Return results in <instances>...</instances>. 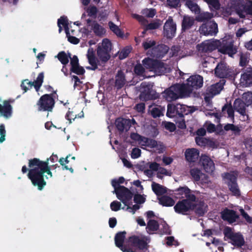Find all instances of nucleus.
I'll return each instance as SVG.
<instances>
[{
	"label": "nucleus",
	"instance_id": "nucleus-1",
	"mask_svg": "<svg viewBox=\"0 0 252 252\" xmlns=\"http://www.w3.org/2000/svg\"><path fill=\"white\" fill-rule=\"evenodd\" d=\"M57 159V156L54 155L44 161L37 158H33L29 161V169H28L26 166H23L22 171L25 173L28 171V176L32 184L37 187L39 190H42L46 185V180L53 177L49 166V161L54 163Z\"/></svg>",
	"mask_w": 252,
	"mask_h": 252
},
{
	"label": "nucleus",
	"instance_id": "nucleus-2",
	"mask_svg": "<svg viewBox=\"0 0 252 252\" xmlns=\"http://www.w3.org/2000/svg\"><path fill=\"white\" fill-rule=\"evenodd\" d=\"M125 238V233L120 232L115 236L116 245L123 252H135L136 250L147 248L150 239L144 235L132 236L129 238L127 244L124 246L123 243Z\"/></svg>",
	"mask_w": 252,
	"mask_h": 252
},
{
	"label": "nucleus",
	"instance_id": "nucleus-3",
	"mask_svg": "<svg viewBox=\"0 0 252 252\" xmlns=\"http://www.w3.org/2000/svg\"><path fill=\"white\" fill-rule=\"evenodd\" d=\"M222 14L216 15L227 16L235 11L240 18H244L248 15H252V0H229L226 8H222Z\"/></svg>",
	"mask_w": 252,
	"mask_h": 252
},
{
	"label": "nucleus",
	"instance_id": "nucleus-4",
	"mask_svg": "<svg viewBox=\"0 0 252 252\" xmlns=\"http://www.w3.org/2000/svg\"><path fill=\"white\" fill-rule=\"evenodd\" d=\"M210 51L218 48L219 51L232 57L237 52L236 48L233 46V41L230 35L225 36L221 40H208Z\"/></svg>",
	"mask_w": 252,
	"mask_h": 252
},
{
	"label": "nucleus",
	"instance_id": "nucleus-5",
	"mask_svg": "<svg viewBox=\"0 0 252 252\" xmlns=\"http://www.w3.org/2000/svg\"><path fill=\"white\" fill-rule=\"evenodd\" d=\"M195 200H183L179 201L174 206L176 212L179 214H186L188 212L193 209L195 205ZM195 211L197 214L201 216L207 211V205L204 203H200L195 206Z\"/></svg>",
	"mask_w": 252,
	"mask_h": 252
},
{
	"label": "nucleus",
	"instance_id": "nucleus-6",
	"mask_svg": "<svg viewBox=\"0 0 252 252\" xmlns=\"http://www.w3.org/2000/svg\"><path fill=\"white\" fill-rule=\"evenodd\" d=\"M113 193H116L117 197L125 206L126 210L134 214L138 210L140 206L135 204L131 207L133 194L131 192L124 186H121L118 189H115Z\"/></svg>",
	"mask_w": 252,
	"mask_h": 252
},
{
	"label": "nucleus",
	"instance_id": "nucleus-7",
	"mask_svg": "<svg viewBox=\"0 0 252 252\" xmlns=\"http://www.w3.org/2000/svg\"><path fill=\"white\" fill-rule=\"evenodd\" d=\"M143 64L150 72H152L157 75H161L169 72L170 67L164 63L147 58L143 60Z\"/></svg>",
	"mask_w": 252,
	"mask_h": 252
},
{
	"label": "nucleus",
	"instance_id": "nucleus-8",
	"mask_svg": "<svg viewBox=\"0 0 252 252\" xmlns=\"http://www.w3.org/2000/svg\"><path fill=\"white\" fill-rule=\"evenodd\" d=\"M188 92H184L181 84H176L166 90L162 96L168 101L174 100L179 97H188Z\"/></svg>",
	"mask_w": 252,
	"mask_h": 252
},
{
	"label": "nucleus",
	"instance_id": "nucleus-9",
	"mask_svg": "<svg viewBox=\"0 0 252 252\" xmlns=\"http://www.w3.org/2000/svg\"><path fill=\"white\" fill-rule=\"evenodd\" d=\"M186 84H181L184 92H188V97L192 93L194 89H198L202 87L203 79L202 77L199 75L190 76L187 80Z\"/></svg>",
	"mask_w": 252,
	"mask_h": 252
},
{
	"label": "nucleus",
	"instance_id": "nucleus-10",
	"mask_svg": "<svg viewBox=\"0 0 252 252\" xmlns=\"http://www.w3.org/2000/svg\"><path fill=\"white\" fill-rule=\"evenodd\" d=\"M58 26L59 32L62 31L63 28H64L69 42L74 44L79 42V39L74 36L75 34V30L70 29L69 27L68 20L66 17L63 16L58 19Z\"/></svg>",
	"mask_w": 252,
	"mask_h": 252
},
{
	"label": "nucleus",
	"instance_id": "nucleus-11",
	"mask_svg": "<svg viewBox=\"0 0 252 252\" xmlns=\"http://www.w3.org/2000/svg\"><path fill=\"white\" fill-rule=\"evenodd\" d=\"M112 45L110 41L104 38L98 45L97 55L98 58L102 62H105L110 58L109 52L111 50Z\"/></svg>",
	"mask_w": 252,
	"mask_h": 252
},
{
	"label": "nucleus",
	"instance_id": "nucleus-12",
	"mask_svg": "<svg viewBox=\"0 0 252 252\" xmlns=\"http://www.w3.org/2000/svg\"><path fill=\"white\" fill-rule=\"evenodd\" d=\"M225 237L229 239L230 242L237 247H240L244 244V240L241 234L234 233L229 227H226L224 230Z\"/></svg>",
	"mask_w": 252,
	"mask_h": 252
},
{
	"label": "nucleus",
	"instance_id": "nucleus-13",
	"mask_svg": "<svg viewBox=\"0 0 252 252\" xmlns=\"http://www.w3.org/2000/svg\"><path fill=\"white\" fill-rule=\"evenodd\" d=\"M55 94H45L41 97L38 102V109L40 111H51L54 105Z\"/></svg>",
	"mask_w": 252,
	"mask_h": 252
},
{
	"label": "nucleus",
	"instance_id": "nucleus-14",
	"mask_svg": "<svg viewBox=\"0 0 252 252\" xmlns=\"http://www.w3.org/2000/svg\"><path fill=\"white\" fill-rule=\"evenodd\" d=\"M130 137L131 139L140 145L142 148L146 147L153 148L158 146V143L155 140L141 137L140 135L135 133H132L130 135Z\"/></svg>",
	"mask_w": 252,
	"mask_h": 252
},
{
	"label": "nucleus",
	"instance_id": "nucleus-15",
	"mask_svg": "<svg viewBox=\"0 0 252 252\" xmlns=\"http://www.w3.org/2000/svg\"><path fill=\"white\" fill-rule=\"evenodd\" d=\"M237 174L234 172L224 174L222 177L225 183L228 184L230 191L235 195H239L240 191L236 183Z\"/></svg>",
	"mask_w": 252,
	"mask_h": 252
},
{
	"label": "nucleus",
	"instance_id": "nucleus-16",
	"mask_svg": "<svg viewBox=\"0 0 252 252\" xmlns=\"http://www.w3.org/2000/svg\"><path fill=\"white\" fill-rule=\"evenodd\" d=\"M199 31L201 34L205 35H215L218 32V25L214 21H210L203 24Z\"/></svg>",
	"mask_w": 252,
	"mask_h": 252
},
{
	"label": "nucleus",
	"instance_id": "nucleus-17",
	"mask_svg": "<svg viewBox=\"0 0 252 252\" xmlns=\"http://www.w3.org/2000/svg\"><path fill=\"white\" fill-rule=\"evenodd\" d=\"M43 78V73H40L36 80L33 82H30L28 80H24L21 84V87L25 92L32 87L35 88L36 92H38L42 84Z\"/></svg>",
	"mask_w": 252,
	"mask_h": 252
},
{
	"label": "nucleus",
	"instance_id": "nucleus-18",
	"mask_svg": "<svg viewBox=\"0 0 252 252\" xmlns=\"http://www.w3.org/2000/svg\"><path fill=\"white\" fill-rule=\"evenodd\" d=\"M153 85L151 83L143 82L141 84L139 91L141 99L148 100L153 98L154 92L152 90Z\"/></svg>",
	"mask_w": 252,
	"mask_h": 252
},
{
	"label": "nucleus",
	"instance_id": "nucleus-19",
	"mask_svg": "<svg viewBox=\"0 0 252 252\" xmlns=\"http://www.w3.org/2000/svg\"><path fill=\"white\" fill-rule=\"evenodd\" d=\"M12 114V107L10 102L0 98V116L6 119L10 118Z\"/></svg>",
	"mask_w": 252,
	"mask_h": 252
},
{
	"label": "nucleus",
	"instance_id": "nucleus-20",
	"mask_svg": "<svg viewBox=\"0 0 252 252\" xmlns=\"http://www.w3.org/2000/svg\"><path fill=\"white\" fill-rule=\"evenodd\" d=\"M176 31V24L173 22L172 18L169 17L164 26V35L167 38H171L175 36Z\"/></svg>",
	"mask_w": 252,
	"mask_h": 252
},
{
	"label": "nucleus",
	"instance_id": "nucleus-21",
	"mask_svg": "<svg viewBox=\"0 0 252 252\" xmlns=\"http://www.w3.org/2000/svg\"><path fill=\"white\" fill-rule=\"evenodd\" d=\"M135 124H136V122L134 119L130 120L123 118H118L115 123L117 128L120 131L128 130L131 124L134 125Z\"/></svg>",
	"mask_w": 252,
	"mask_h": 252
},
{
	"label": "nucleus",
	"instance_id": "nucleus-22",
	"mask_svg": "<svg viewBox=\"0 0 252 252\" xmlns=\"http://www.w3.org/2000/svg\"><path fill=\"white\" fill-rule=\"evenodd\" d=\"M200 162L206 172L212 173L215 170L214 161L209 157L206 155L201 156Z\"/></svg>",
	"mask_w": 252,
	"mask_h": 252
},
{
	"label": "nucleus",
	"instance_id": "nucleus-23",
	"mask_svg": "<svg viewBox=\"0 0 252 252\" xmlns=\"http://www.w3.org/2000/svg\"><path fill=\"white\" fill-rule=\"evenodd\" d=\"M175 194L177 198H186V200H195V196L191 194L190 189L187 187H181L175 190Z\"/></svg>",
	"mask_w": 252,
	"mask_h": 252
},
{
	"label": "nucleus",
	"instance_id": "nucleus-24",
	"mask_svg": "<svg viewBox=\"0 0 252 252\" xmlns=\"http://www.w3.org/2000/svg\"><path fill=\"white\" fill-rule=\"evenodd\" d=\"M215 74L220 78H224L230 76V69L227 68L224 63H220L218 64L215 70Z\"/></svg>",
	"mask_w": 252,
	"mask_h": 252
},
{
	"label": "nucleus",
	"instance_id": "nucleus-25",
	"mask_svg": "<svg viewBox=\"0 0 252 252\" xmlns=\"http://www.w3.org/2000/svg\"><path fill=\"white\" fill-rule=\"evenodd\" d=\"M185 156L187 161L194 162L198 160L199 157V152L195 148H189L186 150Z\"/></svg>",
	"mask_w": 252,
	"mask_h": 252
},
{
	"label": "nucleus",
	"instance_id": "nucleus-26",
	"mask_svg": "<svg viewBox=\"0 0 252 252\" xmlns=\"http://www.w3.org/2000/svg\"><path fill=\"white\" fill-rule=\"evenodd\" d=\"M88 26L91 27L92 30L97 36H102L106 32L105 29L100 25L95 22H91L90 19L87 20Z\"/></svg>",
	"mask_w": 252,
	"mask_h": 252
},
{
	"label": "nucleus",
	"instance_id": "nucleus-27",
	"mask_svg": "<svg viewBox=\"0 0 252 252\" xmlns=\"http://www.w3.org/2000/svg\"><path fill=\"white\" fill-rule=\"evenodd\" d=\"M235 110L243 116V121H246L248 119V116L246 114V109L245 104L241 99H237L234 102Z\"/></svg>",
	"mask_w": 252,
	"mask_h": 252
},
{
	"label": "nucleus",
	"instance_id": "nucleus-28",
	"mask_svg": "<svg viewBox=\"0 0 252 252\" xmlns=\"http://www.w3.org/2000/svg\"><path fill=\"white\" fill-rule=\"evenodd\" d=\"M224 83V81L221 80L220 82L212 85L207 90L208 97H213L219 94L222 90Z\"/></svg>",
	"mask_w": 252,
	"mask_h": 252
},
{
	"label": "nucleus",
	"instance_id": "nucleus-29",
	"mask_svg": "<svg viewBox=\"0 0 252 252\" xmlns=\"http://www.w3.org/2000/svg\"><path fill=\"white\" fill-rule=\"evenodd\" d=\"M71 71L78 75L83 74L85 72L84 68L78 64V59L77 56H74L71 59Z\"/></svg>",
	"mask_w": 252,
	"mask_h": 252
},
{
	"label": "nucleus",
	"instance_id": "nucleus-30",
	"mask_svg": "<svg viewBox=\"0 0 252 252\" xmlns=\"http://www.w3.org/2000/svg\"><path fill=\"white\" fill-rule=\"evenodd\" d=\"M240 83L245 87L252 85V69L241 75Z\"/></svg>",
	"mask_w": 252,
	"mask_h": 252
},
{
	"label": "nucleus",
	"instance_id": "nucleus-31",
	"mask_svg": "<svg viewBox=\"0 0 252 252\" xmlns=\"http://www.w3.org/2000/svg\"><path fill=\"white\" fill-rule=\"evenodd\" d=\"M177 110L179 111V116L183 117L184 115H188L194 112L196 108L193 106L177 104Z\"/></svg>",
	"mask_w": 252,
	"mask_h": 252
},
{
	"label": "nucleus",
	"instance_id": "nucleus-32",
	"mask_svg": "<svg viewBox=\"0 0 252 252\" xmlns=\"http://www.w3.org/2000/svg\"><path fill=\"white\" fill-rule=\"evenodd\" d=\"M221 216L224 220H226L230 223L234 222L238 218L235 212L230 210H224L222 213Z\"/></svg>",
	"mask_w": 252,
	"mask_h": 252
},
{
	"label": "nucleus",
	"instance_id": "nucleus-33",
	"mask_svg": "<svg viewBox=\"0 0 252 252\" xmlns=\"http://www.w3.org/2000/svg\"><path fill=\"white\" fill-rule=\"evenodd\" d=\"M164 109L160 106L152 105L149 106V113L154 117H159L163 115Z\"/></svg>",
	"mask_w": 252,
	"mask_h": 252
},
{
	"label": "nucleus",
	"instance_id": "nucleus-34",
	"mask_svg": "<svg viewBox=\"0 0 252 252\" xmlns=\"http://www.w3.org/2000/svg\"><path fill=\"white\" fill-rule=\"evenodd\" d=\"M170 54L171 55V56L175 57L177 60L186 57L188 55L185 51L182 50L180 47L178 46L172 47L170 50Z\"/></svg>",
	"mask_w": 252,
	"mask_h": 252
},
{
	"label": "nucleus",
	"instance_id": "nucleus-35",
	"mask_svg": "<svg viewBox=\"0 0 252 252\" xmlns=\"http://www.w3.org/2000/svg\"><path fill=\"white\" fill-rule=\"evenodd\" d=\"M87 56L89 63L92 65V67H88V68L91 69H95L97 66V63L93 48H90L88 49Z\"/></svg>",
	"mask_w": 252,
	"mask_h": 252
},
{
	"label": "nucleus",
	"instance_id": "nucleus-36",
	"mask_svg": "<svg viewBox=\"0 0 252 252\" xmlns=\"http://www.w3.org/2000/svg\"><path fill=\"white\" fill-rule=\"evenodd\" d=\"M158 199L159 203L163 206H172L175 204L174 200L171 197L166 195L158 197Z\"/></svg>",
	"mask_w": 252,
	"mask_h": 252
},
{
	"label": "nucleus",
	"instance_id": "nucleus-37",
	"mask_svg": "<svg viewBox=\"0 0 252 252\" xmlns=\"http://www.w3.org/2000/svg\"><path fill=\"white\" fill-rule=\"evenodd\" d=\"M152 188L153 191L158 197L160 195L162 196L164 193H166L167 191L166 188L155 182L153 183V184H152Z\"/></svg>",
	"mask_w": 252,
	"mask_h": 252
},
{
	"label": "nucleus",
	"instance_id": "nucleus-38",
	"mask_svg": "<svg viewBox=\"0 0 252 252\" xmlns=\"http://www.w3.org/2000/svg\"><path fill=\"white\" fill-rule=\"evenodd\" d=\"M177 115L179 116V111L177 110V104L176 105L172 104H168L166 113L167 116L169 118H172L176 116Z\"/></svg>",
	"mask_w": 252,
	"mask_h": 252
},
{
	"label": "nucleus",
	"instance_id": "nucleus-39",
	"mask_svg": "<svg viewBox=\"0 0 252 252\" xmlns=\"http://www.w3.org/2000/svg\"><path fill=\"white\" fill-rule=\"evenodd\" d=\"M84 117L83 112H81L78 115H76L75 112L72 110L69 109L66 114V119L68 121V124H70L72 123V121H74L76 118H82Z\"/></svg>",
	"mask_w": 252,
	"mask_h": 252
},
{
	"label": "nucleus",
	"instance_id": "nucleus-40",
	"mask_svg": "<svg viewBox=\"0 0 252 252\" xmlns=\"http://www.w3.org/2000/svg\"><path fill=\"white\" fill-rule=\"evenodd\" d=\"M185 1L186 6L192 12L195 14H198L200 13V8L195 2L191 0H185Z\"/></svg>",
	"mask_w": 252,
	"mask_h": 252
},
{
	"label": "nucleus",
	"instance_id": "nucleus-41",
	"mask_svg": "<svg viewBox=\"0 0 252 252\" xmlns=\"http://www.w3.org/2000/svg\"><path fill=\"white\" fill-rule=\"evenodd\" d=\"M194 19L189 16H184L182 22V29L186 30L189 29L194 23Z\"/></svg>",
	"mask_w": 252,
	"mask_h": 252
},
{
	"label": "nucleus",
	"instance_id": "nucleus-42",
	"mask_svg": "<svg viewBox=\"0 0 252 252\" xmlns=\"http://www.w3.org/2000/svg\"><path fill=\"white\" fill-rule=\"evenodd\" d=\"M109 27L112 32H113L118 36L122 37L124 36L123 32L121 31L119 28V26L116 25L112 22H109Z\"/></svg>",
	"mask_w": 252,
	"mask_h": 252
},
{
	"label": "nucleus",
	"instance_id": "nucleus-43",
	"mask_svg": "<svg viewBox=\"0 0 252 252\" xmlns=\"http://www.w3.org/2000/svg\"><path fill=\"white\" fill-rule=\"evenodd\" d=\"M126 79L123 73L121 71L118 72L116 77V86L118 88H122L125 84Z\"/></svg>",
	"mask_w": 252,
	"mask_h": 252
},
{
	"label": "nucleus",
	"instance_id": "nucleus-44",
	"mask_svg": "<svg viewBox=\"0 0 252 252\" xmlns=\"http://www.w3.org/2000/svg\"><path fill=\"white\" fill-rule=\"evenodd\" d=\"M209 5L211 10H217L220 9V3L219 0H203Z\"/></svg>",
	"mask_w": 252,
	"mask_h": 252
},
{
	"label": "nucleus",
	"instance_id": "nucleus-45",
	"mask_svg": "<svg viewBox=\"0 0 252 252\" xmlns=\"http://www.w3.org/2000/svg\"><path fill=\"white\" fill-rule=\"evenodd\" d=\"M158 222L154 220H150L148 222L147 230L149 233H152L158 230Z\"/></svg>",
	"mask_w": 252,
	"mask_h": 252
},
{
	"label": "nucleus",
	"instance_id": "nucleus-46",
	"mask_svg": "<svg viewBox=\"0 0 252 252\" xmlns=\"http://www.w3.org/2000/svg\"><path fill=\"white\" fill-rule=\"evenodd\" d=\"M222 113L223 115L226 113L228 115V117L234 119V111L230 105L226 104L222 108Z\"/></svg>",
	"mask_w": 252,
	"mask_h": 252
},
{
	"label": "nucleus",
	"instance_id": "nucleus-47",
	"mask_svg": "<svg viewBox=\"0 0 252 252\" xmlns=\"http://www.w3.org/2000/svg\"><path fill=\"white\" fill-rule=\"evenodd\" d=\"M146 69L147 70L145 66L144 68L141 64H139L135 66L134 72L137 75L147 77L148 76L146 74ZM147 70L149 71L148 69Z\"/></svg>",
	"mask_w": 252,
	"mask_h": 252
},
{
	"label": "nucleus",
	"instance_id": "nucleus-48",
	"mask_svg": "<svg viewBox=\"0 0 252 252\" xmlns=\"http://www.w3.org/2000/svg\"><path fill=\"white\" fill-rule=\"evenodd\" d=\"M190 174L195 181H199L201 177H206V175L201 173L197 169H192L190 170Z\"/></svg>",
	"mask_w": 252,
	"mask_h": 252
},
{
	"label": "nucleus",
	"instance_id": "nucleus-49",
	"mask_svg": "<svg viewBox=\"0 0 252 252\" xmlns=\"http://www.w3.org/2000/svg\"><path fill=\"white\" fill-rule=\"evenodd\" d=\"M242 98L245 103V105L247 106L252 105V92H246L244 93L243 94Z\"/></svg>",
	"mask_w": 252,
	"mask_h": 252
},
{
	"label": "nucleus",
	"instance_id": "nucleus-50",
	"mask_svg": "<svg viewBox=\"0 0 252 252\" xmlns=\"http://www.w3.org/2000/svg\"><path fill=\"white\" fill-rule=\"evenodd\" d=\"M213 17L212 13L206 12L200 13L197 17L196 20L198 21H203L204 20L211 19Z\"/></svg>",
	"mask_w": 252,
	"mask_h": 252
},
{
	"label": "nucleus",
	"instance_id": "nucleus-51",
	"mask_svg": "<svg viewBox=\"0 0 252 252\" xmlns=\"http://www.w3.org/2000/svg\"><path fill=\"white\" fill-rule=\"evenodd\" d=\"M121 206L122 205L120 202L117 201H114L111 203L110 208L113 211H118L121 209L126 210V206L125 207L124 205L123 207H121Z\"/></svg>",
	"mask_w": 252,
	"mask_h": 252
},
{
	"label": "nucleus",
	"instance_id": "nucleus-52",
	"mask_svg": "<svg viewBox=\"0 0 252 252\" xmlns=\"http://www.w3.org/2000/svg\"><path fill=\"white\" fill-rule=\"evenodd\" d=\"M125 179L123 177H120L118 179H113L111 181V184L113 187L115 189H118L120 187V184H122L124 182Z\"/></svg>",
	"mask_w": 252,
	"mask_h": 252
},
{
	"label": "nucleus",
	"instance_id": "nucleus-53",
	"mask_svg": "<svg viewBox=\"0 0 252 252\" xmlns=\"http://www.w3.org/2000/svg\"><path fill=\"white\" fill-rule=\"evenodd\" d=\"M209 43V42H208V40H206L202 42V43H201L200 44H198L197 46V48L198 50L199 51L204 52L210 51L209 47L208 45Z\"/></svg>",
	"mask_w": 252,
	"mask_h": 252
},
{
	"label": "nucleus",
	"instance_id": "nucleus-54",
	"mask_svg": "<svg viewBox=\"0 0 252 252\" xmlns=\"http://www.w3.org/2000/svg\"><path fill=\"white\" fill-rule=\"evenodd\" d=\"M57 57L63 64H66L68 63V57L63 52L59 53Z\"/></svg>",
	"mask_w": 252,
	"mask_h": 252
},
{
	"label": "nucleus",
	"instance_id": "nucleus-55",
	"mask_svg": "<svg viewBox=\"0 0 252 252\" xmlns=\"http://www.w3.org/2000/svg\"><path fill=\"white\" fill-rule=\"evenodd\" d=\"M167 4L171 8H177L181 5V0H167Z\"/></svg>",
	"mask_w": 252,
	"mask_h": 252
},
{
	"label": "nucleus",
	"instance_id": "nucleus-56",
	"mask_svg": "<svg viewBox=\"0 0 252 252\" xmlns=\"http://www.w3.org/2000/svg\"><path fill=\"white\" fill-rule=\"evenodd\" d=\"M142 13L143 15L152 18L153 17L155 14L156 11L154 9L150 8V9H144L142 11Z\"/></svg>",
	"mask_w": 252,
	"mask_h": 252
},
{
	"label": "nucleus",
	"instance_id": "nucleus-57",
	"mask_svg": "<svg viewBox=\"0 0 252 252\" xmlns=\"http://www.w3.org/2000/svg\"><path fill=\"white\" fill-rule=\"evenodd\" d=\"M162 25V22L160 20H156L149 24L147 27V30H154L158 28Z\"/></svg>",
	"mask_w": 252,
	"mask_h": 252
},
{
	"label": "nucleus",
	"instance_id": "nucleus-58",
	"mask_svg": "<svg viewBox=\"0 0 252 252\" xmlns=\"http://www.w3.org/2000/svg\"><path fill=\"white\" fill-rule=\"evenodd\" d=\"M162 125L164 126V127L169 131L172 132L174 131L176 129L175 125L171 122H163L162 123Z\"/></svg>",
	"mask_w": 252,
	"mask_h": 252
},
{
	"label": "nucleus",
	"instance_id": "nucleus-59",
	"mask_svg": "<svg viewBox=\"0 0 252 252\" xmlns=\"http://www.w3.org/2000/svg\"><path fill=\"white\" fill-rule=\"evenodd\" d=\"M158 49L160 51V52L158 53L156 55L158 57L163 56L169 50V48L164 45H161L158 46Z\"/></svg>",
	"mask_w": 252,
	"mask_h": 252
},
{
	"label": "nucleus",
	"instance_id": "nucleus-60",
	"mask_svg": "<svg viewBox=\"0 0 252 252\" xmlns=\"http://www.w3.org/2000/svg\"><path fill=\"white\" fill-rule=\"evenodd\" d=\"M131 51V48L130 47H126L124 49H123L119 53V58L121 59H123L124 58H126Z\"/></svg>",
	"mask_w": 252,
	"mask_h": 252
},
{
	"label": "nucleus",
	"instance_id": "nucleus-61",
	"mask_svg": "<svg viewBox=\"0 0 252 252\" xmlns=\"http://www.w3.org/2000/svg\"><path fill=\"white\" fill-rule=\"evenodd\" d=\"M96 12V8L94 6L90 7L86 10V12L87 13L88 15L92 18H94L95 17Z\"/></svg>",
	"mask_w": 252,
	"mask_h": 252
},
{
	"label": "nucleus",
	"instance_id": "nucleus-62",
	"mask_svg": "<svg viewBox=\"0 0 252 252\" xmlns=\"http://www.w3.org/2000/svg\"><path fill=\"white\" fill-rule=\"evenodd\" d=\"M157 172L158 176H159V175H162L163 176H170L172 174V173L170 171H168L165 168L161 166L159 167Z\"/></svg>",
	"mask_w": 252,
	"mask_h": 252
},
{
	"label": "nucleus",
	"instance_id": "nucleus-63",
	"mask_svg": "<svg viewBox=\"0 0 252 252\" xmlns=\"http://www.w3.org/2000/svg\"><path fill=\"white\" fill-rule=\"evenodd\" d=\"M166 244L167 246H178V242L175 240L173 237L172 236H169L167 237L166 238Z\"/></svg>",
	"mask_w": 252,
	"mask_h": 252
},
{
	"label": "nucleus",
	"instance_id": "nucleus-64",
	"mask_svg": "<svg viewBox=\"0 0 252 252\" xmlns=\"http://www.w3.org/2000/svg\"><path fill=\"white\" fill-rule=\"evenodd\" d=\"M196 144L200 146H204L207 144L208 140L204 138L197 137L195 138Z\"/></svg>",
	"mask_w": 252,
	"mask_h": 252
}]
</instances>
